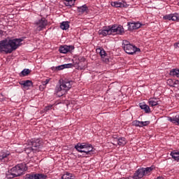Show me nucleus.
<instances>
[{
  "label": "nucleus",
  "mask_w": 179,
  "mask_h": 179,
  "mask_svg": "<svg viewBox=\"0 0 179 179\" xmlns=\"http://www.w3.org/2000/svg\"><path fill=\"white\" fill-rule=\"evenodd\" d=\"M167 84L169 85L171 87H174L175 83L173 82L171 79L167 80Z\"/></svg>",
  "instance_id": "f704fd0d"
},
{
  "label": "nucleus",
  "mask_w": 179,
  "mask_h": 179,
  "mask_svg": "<svg viewBox=\"0 0 179 179\" xmlns=\"http://www.w3.org/2000/svg\"><path fill=\"white\" fill-rule=\"evenodd\" d=\"M96 51H99V55L103 59L106 58V57H107V53L104 49L99 48Z\"/></svg>",
  "instance_id": "c756f323"
},
{
  "label": "nucleus",
  "mask_w": 179,
  "mask_h": 179,
  "mask_svg": "<svg viewBox=\"0 0 179 179\" xmlns=\"http://www.w3.org/2000/svg\"><path fill=\"white\" fill-rule=\"evenodd\" d=\"M172 162H179V157H173V158H172Z\"/></svg>",
  "instance_id": "58836bf2"
},
{
  "label": "nucleus",
  "mask_w": 179,
  "mask_h": 179,
  "mask_svg": "<svg viewBox=\"0 0 179 179\" xmlns=\"http://www.w3.org/2000/svg\"><path fill=\"white\" fill-rule=\"evenodd\" d=\"M76 0H64V5L69 6V8H72L75 5Z\"/></svg>",
  "instance_id": "bb28decb"
},
{
  "label": "nucleus",
  "mask_w": 179,
  "mask_h": 179,
  "mask_svg": "<svg viewBox=\"0 0 179 179\" xmlns=\"http://www.w3.org/2000/svg\"><path fill=\"white\" fill-rule=\"evenodd\" d=\"M176 47H178V48H179V43H176Z\"/></svg>",
  "instance_id": "37998d69"
},
{
  "label": "nucleus",
  "mask_w": 179,
  "mask_h": 179,
  "mask_svg": "<svg viewBox=\"0 0 179 179\" xmlns=\"http://www.w3.org/2000/svg\"><path fill=\"white\" fill-rule=\"evenodd\" d=\"M59 85H57L55 87V93L57 96L61 97L64 96V94H66V93L72 89L73 81L65 78L59 80Z\"/></svg>",
  "instance_id": "f257e3e1"
},
{
  "label": "nucleus",
  "mask_w": 179,
  "mask_h": 179,
  "mask_svg": "<svg viewBox=\"0 0 179 179\" xmlns=\"http://www.w3.org/2000/svg\"><path fill=\"white\" fill-rule=\"evenodd\" d=\"M99 36H108L111 34V26L105 27L103 28V29H100L99 31Z\"/></svg>",
  "instance_id": "2eb2a0df"
},
{
  "label": "nucleus",
  "mask_w": 179,
  "mask_h": 179,
  "mask_svg": "<svg viewBox=\"0 0 179 179\" xmlns=\"http://www.w3.org/2000/svg\"><path fill=\"white\" fill-rule=\"evenodd\" d=\"M116 141L117 143H113L115 146H117V145H119V146H124V145H127V140L124 137L116 139Z\"/></svg>",
  "instance_id": "6ab92c4d"
},
{
  "label": "nucleus",
  "mask_w": 179,
  "mask_h": 179,
  "mask_svg": "<svg viewBox=\"0 0 179 179\" xmlns=\"http://www.w3.org/2000/svg\"><path fill=\"white\" fill-rule=\"evenodd\" d=\"M170 76H173V78H179V69H173L170 71Z\"/></svg>",
  "instance_id": "393cba45"
},
{
  "label": "nucleus",
  "mask_w": 179,
  "mask_h": 179,
  "mask_svg": "<svg viewBox=\"0 0 179 179\" xmlns=\"http://www.w3.org/2000/svg\"><path fill=\"white\" fill-rule=\"evenodd\" d=\"M52 108V105H49L45 108V111H48Z\"/></svg>",
  "instance_id": "4c0bfd02"
},
{
  "label": "nucleus",
  "mask_w": 179,
  "mask_h": 179,
  "mask_svg": "<svg viewBox=\"0 0 179 179\" xmlns=\"http://www.w3.org/2000/svg\"><path fill=\"white\" fill-rule=\"evenodd\" d=\"M122 48L125 52L129 55H134L135 52H141V49L139 48H136L135 45L129 43L128 41H123Z\"/></svg>",
  "instance_id": "39448f33"
},
{
  "label": "nucleus",
  "mask_w": 179,
  "mask_h": 179,
  "mask_svg": "<svg viewBox=\"0 0 179 179\" xmlns=\"http://www.w3.org/2000/svg\"><path fill=\"white\" fill-rule=\"evenodd\" d=\"M114 138H117V136H113V140H114Z\"/></svg>",
  "instance_id": "c03bdc74"
},
{
  "label": "nucleus",
  "mask_w": 179,
  "mask_h": 179,
  "mask_svg": "<svg viewBox=\"0 0 179 179\" xmlns=\"http://www.w3.org/2000/svg\"><path fill=\"white\" fill-rule=\"evenodd\" d=\"M20 85L24 87H30V86H33V82H31L30 80H23L20 83Z\"/></svg>",
  "instance_id": "b1692460"
},
{
  "label": "nucleus",
  "mask_w": 179,
  "mask_h": 179,
  "mask_svg": "<svg viewBox=\"0 0 179 179\" xmlns=\"http://www.w3.org/2000/svg\"><path fill=\"white\" fill-rule=\"evenodd\" d=\"M116 139H119V138H114L113 143H117V140Z\"/></svg>",
  "instance_id": "ea45409f"
},
{
  "label": "nucleus",
  "mask_w": 179,
  "mask_h": 179,
  "mask_svg": "<svg viewBox=\"0 0 179 179\" xmlns=\"http://www.w3.org/2000/svg\"><path fill=\"white\" fill-rule=\"evenodd\" d=\"M157 179H160V178H157Z\"/></svg>",
  "instance_id": "a18cd8bd"
},
{
  "label": "nucleus",
  "mask_w": 179,
  "mask_h": 179,
  "mask_svg": "<svg viewBox=\"0 0 179 179\" xmlns=\"http://www.w3.org/2000/svg\"><path fill=\"white\" fill-rule=\"evenodd\" d=\"M148 104L150 107H155L156 106H159V99L157 98H150L148 100Z\"/></svg>",
  "instance_id": "412c9836"
},
{
  "label": "nucleus",
  "mask_w": 179,
  "mask_h": 179,
  "mask_svg": "<svg viewBox=\"0 0 179 179\" xmlns=\"http://www.w3.org/2000/svg\"><path fill=\"white\" fill-rule=\"evenodd\" d=\"M46 176L44 174H26V176H24V179H46Z\"/></svg>",
  "instance_id": "f8f14e48"
},
{
  "label": "nucleus",
  "mask_w": 179,
  "mask_h": 179,
  "mask_svg": "<svg viewBox=\"0 0 179 179\" xmlns=\"http://www.w3.org/2000/svg\"><path fill=\"white\" fill-rule=\"evenodd\" d=\"M0 34H3V31L0 30Z\"/></svg>",
  "instance_id": "a19ab883"
},
{
  "label": "nucleus",
  "mask_w": 179,
  "mask_h": 179,
  "mask_svg": "<svg viewBox=\"0 0 179 179\" xmlns=\"http://www.w3.org/2000/svg\"><path fill=\"white\" fill-rule=\"evenodd\" d=\"M103 61H105L106 62H108V59H105V60H103Z\"/></svg>",
  "instance_id": "79ce46f5"
},
{
  "label": "nucleus",
  "mask_w": 179,
  "mask_h": 179,
  "mask_svg": "<svg viewBox=\"0 0 179 179\" xmlns=\"http://www.w3.org/2000/svg\"><path fill=\"white\" fill-rule=\"evenodd\" d=\"M60 29H62V30H68V29H69V22H62L60 24Z\"/></svg>",
  "instance_id": "a878e982"
},
{
  "label": "nucleus",
  "mask_w": 179,
  "mask_h": 179,
  "mask_svg": "<svg viewBox=\"0 0 179 179\" xmlns=\"http://www.w3.org/2000/svg\"><path fill=\"white\" fill-rule=\"evenodd\" d=\"M56 69L57 71H62V69H65V67L64 66V64H62V65L57 66Z\"/></svg>",
  "instance_id": "c9c22d12"
},
{
  "label": "nucleus",
  "mask_w": 179,
  "mask_h": 179,
  "mask_svg": "<svg viewBox=\"0 0 179 179\" xmlns=\"http://www.w3.org/2000/svg\"><path fill=\"white\" fill-rule=\"evenodd\" d=\"M10 48H9V42L7 38L3 39L0 41V52H6V54H11L8 51Z\"/></svg>",
  "instance_id": "9d476101"
},
{
  "label": "nucleus",
  "mask_w": 179,
  "mask_h": 179,
  "mask_svg": "<svg viewBox=\"0 0 179 179\" xmlns=\"http://www.w3.org/2000/svg\"><path fill=\"white\" fill-rule=\"evenodd\" d=\"M61 179H75V176H73V173L66 171L64 174L62 176Z\"/></svg>",
  "instance_id": "5701e85b"
},
{
  "label": "nucleus",
  "mask_w": 179,
  "mask_h": 179,
  "mask_svg": "<svg viewBox=\"0 0 179 179\" xmlns=\"http://www.w3.org/2000/svg\"><path fill=\"white\" fill-rule=\"evenodd\" d=\"M111 6L115 8H128L129 5L125 1H113L111 3Z\"/></svg>",
  "instance_id": "a211bd4d"
},
{
  "label": "nucleus",
  "mask_w": 179,
  "mask_h": 179,
  "mask_svg": "<svg viewBox=\"0 0 179 179\" xmlns=\"http://www.w3.org/2000/svg\"><path fill=\"white\" fill-rule=\"evenodd\" d=\"M31 71L29 69H24L21 71L20 73V76L23 77V76H27Z\"/></svg>",
  "instance_id": "cd10ccee"
},
{
  "label": "nucleus",
  "mask_w": 179,
  "mask_h": 179,
  "mask_svg": "<svg viewBox=\"0 0 179 179\" xmlns=\"http://www.w3.org/2000/svg\"><path fill=\"white\" fill-rule=\"evenodd\" d=\"M10 155V152L8 150H2L0 152V157H8Z\"/></svg>",
  "instance_id": "7c9ffc66"
},
{
  "label": "nucleus",
  "mask_w": 179,
  "mask_h": 179,
  "mask_svg": "<svg viewBox=\"0 0 179 179\" xmlns=\"http://www.w3.org/2000/svg\"><path fill=\"white\" fill-rule=\"evenodd\" d=\"M110 31L112 34H119L120 36H122L125 33L124 27L115 24L110 26Z\"/></svg>",
  "instance_id": "1a4fd4ad"
},
{
  "label": "nucleus",
  "mask_w": 179,
  "mask_h": 179,
  "mask_svg": "<svg viewBox=\"0 0 179 179\" xmlns=\"http://www.w3.org/2000/svg\"><path fill=\"white\" fill-rule=\"evenodd\" d=\"M75 149H76L78 152L83 153V156H92V155H94L93 145L87 143H78L77 145H75Z\"/></svg>",
  "instance_id": "f03ea898"
},
{
  "label": "nucleus",
  "mask_w": 179,
  "mask_h": 179,
  "mask_svg": "<svg viewBox=\"0 0 179 179\" xmlns=\"http://www.w3.org/2000/svg\"><path fill=\"white\" fill-rule=\"evenodd\" d=\"M169 121L173 122V124H178L179 125V115L173 117H169Z\"/></svg>",
  "instance_id": "c85d7f7f"
},
{
  "label": "nucleus",
  "mask_w": 179,
  "mask_h": 179,
  "mask_svg": "<svg viewBox=\"0 0 179 179\" xmlns=\"http://www.w3.org/2000/svg\"><path fill=\"white\" fill-rule=\"evenodd\" d=\"M150 124V121L141 122L138 120H134L132 122V125L134 127H139V128H142L143 127H148Z\"/></svg>",
  "instance_id": "f3484780"
},
{
  "label": "nucleus",
  "mask_w": 179,
  "mask_h": 179,
  "mask_svg": "<svg viewBox=\"0 0 179 179\" xmlns=\"http://www.w3.org/2000/svg\"><path fill=\"white\" fill-rule=\"evenodd\" d=\"M171 157H179V151L173 150L171 152Z\"/></svg>",
  "instance_id": "2f4dec72"
},
{
  "label": "nucleus",
  "mask_w": 179,
  "mask_h": 179,
  "mask_svg": "<svg viewBox=\"0 0 179 179\" xmlns=\"http://www.w3.org/2000/svg\"><path fill=\"white\" fill-rule=\"evenodd\" d=\"M64 66V69L66 68H72L73 66H75V63L72 64V63H69V64H63Z\"/></svg>",
  "instance_id": "72a5a7b5"
},
{
  "label": "nucleus",
  "mask_w": 179,
  "mask_h": 179,
  "mask_svg": "<svg viewBox=\"0 0 179 179\" xmlns=\"http://www.w3.org/2000/svg\"><path fill=\"white\" fill-rule=\"evenodd\" d=\"M36 26V30L38 31H43V29H45L48 25V21L45 18L42 17L34 22Z\"/></svg>",
  "instance_id": "6e6552de"
},
{
  "label": "nucleus",
  "mask_w": 179,
  "mask_h": 179,
  "mask_svg": "<svg viewBox=\"0 0 179 179\" xmlns=\"http://www.w3.org/2000/svg\"><path fill=\"white\" fill-rule=\"evenodd\" d=\"M164 20H173V22H179V14L178 13H173L166 15L163 17Z\"/></svg>",
  "instance_id": "ddd939ff"
},
{
  "label": "nucleus",
  "mask_w": 179,
  "mask_h": 179,
  "mask_svg": "<svg viewBox=\"0 0 179 179\" xmlns=\"http://www.w3.org/2000/svg\"><path fill=\"white\" fill-rule=\"evenodd\" d=\"M27 145L28 146L25 148L27 153H29V150L34 152L40 150L43 148V141L40 138H32L27 141Z\"/></svg>",
  "instance_id": "7ed1b4c3"
},
{
  "label": "nucleus",
  "mask_w": 179,
  "mask_h": 179,
  "mask_svg": "<svg viewBox=\"0 0 179 179\" xmlns=\"http://www.w3.org/2000/svg\"><path fill=\"white\" fill-rule=\"evenodd\" d=\"M139 107H140V108H141V110H144V111H145V113H146V114H149V113H150V108L146 103H141L139 104Z\"/></svg>",
  "instance_id": "4be33fe9"
},
{
  "label": "nucleus",
  "mask_w": 179,
  "mask_h": 179,
  "mask_svg": "<svg viewBox=\"0 0 179 179\" xmlns=\"http://www.w3.org/2000/svg\"><path fill=\"white\" fill-rule=\"evenodd\" d=\"M27 170L28 167L26 164H19L12 168L10 173H13L14 176H22Z\"/></svg>",
  "instance_id": "423d86ee"
},
{
  "label": "nucleus",
  "mask_w": 179,
  "mask_h": 179,
  "mask_svg": "<svg viewBox=\"0 0 179 179\" xmlns=\"http://www.w3.org/2000/svg\"><path fill=\"white\" fill-rule=\"evenodd\" d=\"M73 50H75V46L65 45L59 48V52L61 54H68V52H72Z\"/></svg>",
  "instance_id": "9b49d317"
},
{
  "label": "nucleus",
  "mask_w": 179,
  "mask_h": 179,
  "mask_svg": "<svg viewBox=\"0 0 179 179\" xmlns=\"http://www.w3.org/2000/svg\"><path fill=\"white\" fill-rule=\"evenodd\" d=\"M48 83H50V79H46L45 80L42 82V84L43 85V86L48 85Z\"/></svg>",
  "instance_id": "e433bc0d"
},
{
  "label": "nucleus",
  "mask_w": 179,
  "mask_h": 179,
  "mask_svg": "<svg viewBox=\"0 0 179 179\" xmlns=\"http://www.w3.org/2000/svg\"><path fill=\"white\" fill-rule=\"evenodd\" d=\"M23 41L22 38H15L8 40V52H13V51H16L19 47H20V43Z\"/></svg>",
  "instance_id": "0eeeda50"
},
{
  "label": "nucleus",
  "mask_w": 179,
  "mask_h": 179,
  "mask_svg": "<svg viewBox=\"0 0 179 179\" xmlns=\"http://www.w3.org/2000/svg\"><path fill=\"white\" fill-rule=\"evenodd\" d=\"M77 10L78 13L83 15V13H87L89 10V8L87 7V6H86V4H84L82 6L78 7Z\"/></svg>",
  "instance_id": "aec40b11"
},
{
  "label": "nucleus",
  "mask_w": 179,
  "mask_h": 179,
  "mask_svg": "<svg viewBox=\"0 0 179 179\" xmlns=\"http://www.w3.org/2000/svg\"><path fill=\"white\" fill-rule=\"evenodd\" d=\"M155 169V166L148 167V168H141L137 169L135 171L134 174H133V179H142L145 176L150 173L151 171Z\"/></svg>",
  "instance_id": "20e7f679"
},
{
  "label": "nucleus",
  "mask_w": 179,
  "mask_h": 179,
  "mask_svg": "<svg viewBox=\"0 0 179 179\" xmlns=\"http://www.w3.org/2000/svg\"><path fill=\"white\" fill-rule=\"evenodd\" d=\"M127 26H128V30L130 31H132V30H137V29H140L141 27L142 24L141 22H127Z\"/></svg>",
  "instance_id": "4468645a"
},
{
  "label": "nucleus",
  "mask_w": 179,
  "mask_h": 179,
  "mask_svg": "<svg viewBox=\"0 0 179 179\" xmlns=\"http://www.w3.org/2000/svg\"><path fill=\"white\" fill-rule=\"evenodd\" d=\"M20 176H15V175H14V173H8L7 174V178L8 179H13V178H15L16 177H20Z\"/></svg>",
  "instance_id": "473e14b6"
},
{
  "label": "nucleus",
  "mask_w": 179,
  "mask_h": 179,
  "mask_svg": "<svg viewBox=\"0 0 179 179\" xmlns=\"http://www.w3.org/2000/svg\"><path fill=\"white\" fill-rule=\"evenodd\" d=\"M86 61V59L85 57H79L78 60H76V62H73L74 66H78V69H85V66H80L81 62H85Z\"/></svg>",
  "instance_id": "dca6fc26"
}]
</instances>
